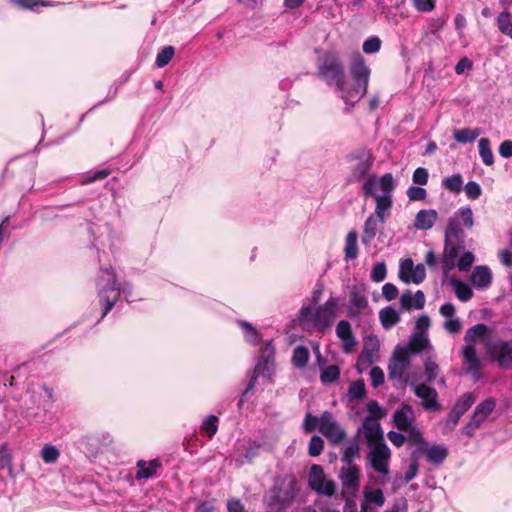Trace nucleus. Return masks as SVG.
I'll list each match as a JSON object with an SVG mask.
<instances>
[{"instance_id":"nucleus-1","label":"nucleus","mask_w":512,"mask_h":512,"mask_svg":"<svg viewBox=\"0 0 512 512\" xmlns=\"http://www.w3.org/2000/svg\"><path fill=\"white\" fill-rule=\"evenodd\" d=\"M349 72L353 84L346 88L344 66L336 52H326L318 62V76L328 85H334L343 101L353 107L367 93L371 69L365 58L356 53L351 59Z\"/></svg>"},{"instance_id":"nucleus-2","label":"nucleus","mask_w":512,"mask_h":512,"mask_svg":"<svg viewBox=\"0 0 512 512\" xmlns=\"http://www.w3.org/2000/svg\"><path fill=\"white\" fill-rule=\"evenodd\" d=\"M474 225L473 211L470 206H462L448 219L444 231V247L441 257V268L448 274L456 267V260L465 249V233L463 228L472 229Z\"/></svg>"},{"instance_id":"nucleus-3","label":"nucleus","mask_w":512,"mask_h":512,"mask_svg":"<svg viewBox=\"0 0 512 512\" xmlns=\"http://www.w3.org/2000/svg\"><path fill=\"white\" fill-rule=\"evenodd\" d=\"M97 293L102 306L101 319H103L114 307L121 294H124L125 300L130 302L132 287L129 283H118L116 273L110 266L100 268L96 280Z\"/></svg>"},{"instance_id":"nucleus-4","label":"nucleus","mask_w":512,"mask_h":512,"mask_svg":"<svg viewBox=\"0 0 512 512\" xmlns=\"http://www.w3.org/2000/svg\"><path fill=\"white\" fill-rule=\"evenodd\" d=\"M338 306L339 299L334 296H330L314 311L310 305L302 306L299 311V320L303 326L312 325L318 331L323 332L331 326L337 317Z\"/></svg>"},{"instance_id":"nucleus-5","label":"nucleus","mask_w":512,"mask_h":512,"mask_svg":"<svg viewBox=\"0 0 512 512\" xmlns=\"http://www.w3.org/2000/svg\"><path fill=\"white\" fill-rule=\"evenodd\" d=\"M348 174L346 182L348 184L365 183L372 175L375 157L371 150L361 147L347 156Z\"/></svg>"},{"instance_id":"nucleus-6","label":"nucleus","mask_w":512,"mask_h":512,"mask_svg":"<svg viewBox=\"0 0 512 512\" xmlns=\"http://www.w3.org/2000/svg\"><path fill=\"white\" fill-rule=\"evenodd\" d=\"M488 332V327L484 323H478L470 327L464 336L466 345L462 349L463 363L467 367V372L476 374L481 368V361L476 353L473 342L483 339Z\"/></svg>"},{"instance_id":"nucleus-7","label":"nucleus","mask_w":512,"mask_h":512,"mask_svg":"<svg viewBox=\"0 0 512 512\" xmlns=\"http://www.w3.org/2000/svg\"><path fill=\"white\" fill-rule=\"evenodd\" d=\"M309 487L318 495L332 497L337 489L336 483L327 479L322 466L314 464L311 466L308 475Z\"/></svg>"},{"instance_id":"nucleus-8","label":"nucleus","mask_w":512,"mask_h":512,"mask_svg":"<svg viewBox=\"0 0 512 512\" xmlns=\"http://www.w3.org/2000/svg\"><path fill=\"white\" fill-rule=\"evenodd\" d=\"M496 407V400L489 397L480 402L472 416L470 417L467 424L462 428V433L468 437H473L475 431L487 420L489 415L494 411Z\"/></svg>"},{"instance_id":"nucleus-9","label":"nucleus","mask_w":512,"mask_h":512,"mask_svg":"<svg viewBox=\"0 0 512 512\" xmlns=\"http://www.w3.org/2000/svg\"><path fill=\"white\" fill-rule=\"evenodd\" d=\"M368 459L371 468L382 476L389 474V462L391 451L385 442L375 443L370 446Z\"/></svg>"},{"instance_id":"nucleus-10","label":"nucleus","mask_w":512,"mask_h":512,"mask_svg":"<svg viewBox=\"0 0 512 512\" xmlns=\"http://www.w3.org/2000/svg\"><path fill=\"white\" fill-rule=\"evenodd\" d=\"M382 191L381 195H392V191L395 188V181L391 173H385L378 177L376 174L370 175V177L363 183L361 187V193L365 198L373 196L377 188Z\"/></svg>"},{"instance_id":"nucleus-11","label":"nucleus","mask_w":512,"mask_h":512,"mask_svg":"<svg viewBox=\"0 0 512 512\" xmlns=\"http://www.w3.org/2000/svg\"><path fill=\"white\" fill-rule=\"evenodd\" d=\"M319 431L332 443L339 444L346 437L342 429L330 411H324L320 415Z\"/></svg>"},{"instance_id":"nucleus-12","label":"nucleus","mask_w":512,"mask_h":512,"mask_svg":"<svg viewBox=\"0 0 512 512\" xmlns=\"http://www.w3.org/2000/svg\"><path fill=\"white\" fill-rule=\"evenodd\" d=\"M368 307L366 288L363 284L353 285L350 290L347 306V315L350 318H358L363 310Z\"/></svg>"},{"instance_id":"nucleus-13","label":"nucleus","mask_w":512,"mask_h":512,"mask_svg":"<svg viewBox=\"0 0 512 512\" xmlns=\"http://www.w3.org/2000/svg\"><path fill=\"white\" fill-rule=\"evenodd\" d=\"M261 444L250 438L243 439L235 445L236 457L233 462L236 467H241L244 464L251 463L258 453Z\"/></svg>"},{"instance_id":"nucleus-14","label":"nucleus","mask_w":512,"mask_h":512,"mask_svg":"<svg viewBox=\"0 0 512 512\" xmlns=\"http://www.w3.org/2000/svg\"><path fill=\"white\" fill-rule=\"evenodd\" d=\"M414 394L422 399V407L426 411H439L441 406L438 401V392L427 384H413Z\"/></svg>"},{"instance_id":"nucleus-15","label":"nucleus","mask_w":512,"mask_h":512,"mask_svg":"<svg viewBox=\"0 0 512 512\" xmlns=\"http://www.w3.org/2000/svg\"><path fill=\"white\" fill-rule=\"evenodd\" d=\"M410 365V355L398 347L389 362L388 374L391 379H401Z\"/></svg>"},{"instance_id":"nucleus-16","label":"nucleus","mask_w":512,"mask_h":512,"mask_svg":"<svg viewBox=\"0 0 512 512\" xmlns=\"http://www.w3.org/2000/svg\"><path fill=\"white\" fill-rule=\"evenodd\" d=\"M491 353L500 368L512 367V339L495 342L491 347Z\"/></svg>"},{"instance_id":"nucleus-17","label":"nucleus","mask_w":512,"mask_h":512,"mask_svg":"<svg viewBox=\"0 0 512 512\" xmlns=\"http://www.w3.org/2000/svg\"><path fill=\"white\" fill-rule=\"evenodd\" d=\"M415 420V412L408 403L400 404L392 416V423L399 431L410 428L415 423Z\"/></svg>"},{"instance_id":"nucleus-18","label":"nucleus","mask_w":512,"mask_h":512,"mask_svg":"<svg viewBox=\"0 0 512 512\" xmlns=\"http://www.w3.org/2000/svg\"><path fill=\"white\" fill-rule=\"evenodd\" d=\"M372 197L375 199V211L371 215L378 218L381 225H383L391 215V208L393 205L392 195H378L374 194Z\"/></svg>"},{"instance_id":"nucleus-19","label":"nucleus","mask_w":512,"mask_h":512,"mask_svg":"<svg viewBox=\"0 0 512 512\" xmlns=\"http://www.w3.org/2000/svg\"><path fill=\"white\" fill-rule=\"evenodd\" d=\"M364 435L369 446L375 443L385 442L379 421L372 416H366L363 421Z\"/></svg>"},{"instance_id":"nucleus-20","label":"nucleus","mask_w":512,"mask_h":512,"mask_svg":"<svg viewBox=\"0 0 512 512\" xmlns=\"http://www.w3.org/2000/svg\"><path fill=\"white\" fill-rule=\"evenodd\" d=\"M336 334L342 341L343 351L346 353L351 352L357 342L352 333L351 325L347 320H341L338 322Z\"/></svg>"},{"instance_id":"nucleus-21","label":"nucleus","mask_w":512,"mask_h":512,"mask_svg":"<svg viewBox=\"0 0 512 512\" xmlns=\"http://www.w3.org/2000/svg\"><path fill=\"white\" fill-rule=\"evenodd\" d=\"M400 348L411 356L412 354H418L428 348L431 349V346L427 334L414 332L410 336L408 344Z\"/></svg>"},{"instance_id":"nucleus-22","label":"nucleus","mask_w":512,"mask_h":512,"mask_svg":"<svg viewBox=\"0 0 512 512\" xmlns=\"http://www.w3.org/2000/svg\"><path fill=\"white\" fill-rule=\"evenodd\" d=\"M137 472L135 475L136 480H148L157 474V470L162 466L159 459H152L148 462L139 460L137 462Z\"/></svg>"},{"instance_id":"nucleus-23","label":"nucleus","mask_w":512,"mask_h":512,"mask_svg":"<svg viewBox=\"0 0 512 512\" xmlns=\"http://www.w3.org/2000/svg\"><path fill=\"white\" fill-rule=\"evenodd\" d=\"M341 482L343 487L349 489L352 494L356 493L360 482V469L357 466H349L341 470Z\"/></svg>"},{"instance_id":"nucleus-24","label":"nucleus","mask_w":512,"mask_h":512,"mask_svg":"<svg viewBox=\"0 0 512 512\" xmlns=\"http://www.w3.org/2000/svg\"><path fill=\"white\" fill-rule=\"evenodd\" d=\"M293 496L288 491L273 489L268 501L269 508L274 512H281L292 501Z\"/></svg>"},{"instance_id":"nucleus-25","label":"nucleus","mask_w":512,"mask_h":512,"mask_svg":"<svg viewBox=\"0 0 512 512\" xmlns=\"http://www.w3.org/2000/svg\"><path fill=\"white\" fill-rule=\"evenodd\" d=\"M379 350L377 339L370 338L369 342L365 343V346L358 357L357 366H363L364 368L371 366L374 363V358Z\"/></svg>"},{"instance_id":"nucleus-26","label":"nucleus","mask_w":512,"mask_h":512,"mask_svg":"<svg viewBox=\"0 0 512 512\" xmlns=\"http://www.w3.org/2000/svg\"><path fill=\"white\" fill-rule=\"evenodd\" d=\"M437 218L438 214L436 210L422 209L416 214L414 227L418 230H429L434 226Z\"/></svg>"},{"instance_id":"nucleus-27","label":"nucleus","mask_w":512,"mask_h":512,"mask_svg":"<svg viewBox=\"0 0 512 512\" xmlns=\"http://www.w3.org/2000/svg\"><path fill=\"white\" fill-rule=\"evenodd\" d=\"M471 281L476 287L486 288L492 281V273L487 266H477L472 272Z\"/></svg>"},{"instance_id":"nucleus-28","label":"nucleus","mask_w":512,"mask_h":512,"mask_svg":"<svg viewBox=\"0 0 512 512\" xmlns=\"http://www.w3.org/2000/svg\"><path fill=\"white\" fill-rule=\"evenodd\" d=\"M379 220L373 215H369L364 222L363 225V235H362V243L364 245L370 244V242L375 238L377 232L380 230L379 228Z\"/></svg>"},{"instance_id":"nucleus-29","label":"nucleus","mask_w":512,"mask_h":512,"mask_svg":"<svg viewBox=\"0 0 512 512\" xmlns=\"http://www.w3.org/2000/svg\"><path fill=\"white\" fill-rule=\"evenodd\" d=\"M429 463L440 465L448 456V450L444 445H432L423 450Z\"/></svg>"},{"instance_id":"nucleus-30","label":"nucleus","mask_w":512,"mask_h":512,"mask_svg":"<svg viewBox=\"0 0 512 512\" xmlns=\"http://www.w3.org/2000/svg\"><path fill=\"white\" fill-rule=\"evenodd\" d=\"M450 284L453 286L457 298L462 302H467L473 296V291L470 286L456 277L449 279Z\"/></svg>"},{"instance_id":"nucleus-31","label":"nucleus","mask_w":512,"mask_h":512,"mask_svg":"<svg viewBox=\"0 0 512 512\" xmlns=\"http://www.w3.org/2000/svg\"><path fill=\"white\" fill-rule=\"evenodd\" d=\"M379 318L382 326L385 329H390L400 321L399 314L391 306H387L381 309L379 312Z\"/></svg>"},{"instance_id":"nucleus-32","label":"nucleus","mask_w":512,"mask_h":512,"mask_svg":"<svg viewBox=\"0 0 512 512\" xmlns=\"http://www.w3.org/2000/svg\"><path fill=\"white\" fill-rule=\"evenodd\" d=\"M357 240H358V234L355 230H352L347 234L346 239H345V248H344V253H345L346 259L353 260V259L357 258V256H358Z\"/></svg>"},{"instance_id":"nucleus-33","label":"nucleus","mask_w":512,"mask_h":512,"mask_svg":"<svg viewBox=\"0 0 512 512\" xmlns=\"http://www.w3.org/2000/svg\"><path fill=\"white\" fill-rule=\"evenodd\" d=\"M474 402V394L472 392H466L456 401L452 410L462 417L471 408Z\"/></svg>"},{"instance_id":"nucleus-34","label":"nucleus","mask_w":512,"mask_h":512,"mask_svg":"<svg viewBox=\"0 0 512 512\" xmlns=\"http://www.w3.org/2000/svg\"><path fill=\"white\" fill-rule=\"evenodd\" d=\"M310 353L306 346L299 345L293 351L292 364L298 369H303L307 366Z\"/></svg>"},{"instance_id":"nucleus-35","label":"nucleus","mask_w":512,"mask_h":512,"mask_svg":"<svg viewBox=\"0 0 512 512\" xmlns=\"http://www.w3.org/2000/svg\"><path fill=\"white\" fill-rule=\"evenodd\" d=\"M480 133L481 130L479 128H463L456 130L453 137L458 143L466 144L475 141Z\"/></svg>"},{"instance_id":"nucleus-36","label":"nucleus","mask_w":512,"mask_h":512,"mask_svg":"<svg viewBox=\"0 0 512 512\" xmlns=\"http://www.w3.org/2000/svg\"><path fill=\"white\" fill-rule=\"evenodd\" d=\"M479 155L482 162L486 166H492L494 164V155L491 149V143L488 138H481L478 141Z\"/></svg>"},{"instance_id":"nucleus-37","label":"nucleus","mask_w":512,"mask_h":512,"mask_svg":"<svg viewBox=\"0 0 512 512\" xmlns=\"http://www.w3.org/2000/svg\"><path fill=\"white\" fill-rule=\"evenodd\" d=\"M359 443H358V435H356L352 440L349 441L348 445L346 446L342 460L348 465L353 466L352 463L355 460V458L359 457Z\"/></svg>"},{"instance_id":"nucleus-38","label":"nucleus","mask_w":512,"mask_h":512,"mask_svg":"<svg viewBox=\"0 0 512 512\" xmlns=\"http://www.w3.org/2000/svg\"><path fill=\"white\" fill-rule=\"evenodd\" d=\"M497 27L502 34L512 39V14L508 11L501 12L497 17Z\"/></svg>"},{"instance_id":"nucleus-39","label":"nucleus","mask_w":512,"mask_h":512,"mask_svg":"<svg viewBox=\"0 0 512 512\" xmlns=\"http://www.w3.org/2000/svg\"><path fill=\"white\" fill-rule=\"evenodd\" d=\"M442 187L449 192L459 193L463 187V178L459 173L446 177L442 180Z\"/></svg>"},{"instance_id":"nucleus-40","label":"nucleus","mask_w":512,"mask_h":512,"mask_svg":"<svg viewBox=\"0 0 512 512\" xmlns=\"http://www.w3.org/2000/svg\"><path fill=\"white\" fill-rule=\"evenodd\" d=\"M239 326L242 328L245 340L256 346L260 343L259 333L255 327L246 321H239Z\"/></svg>"},{"instance_id":"nucleus-41","label":"nucleus","mask_w":512,"mask_h":512,"mask_svg":"<svg viewBox=\"0 0 512 512\" xmlns=\"http://www.w3.org/2000/svg\"><path fill=\"white\" fill-rule=\"evenodd\" d=\"M340 378V368L337 365H329L322 369L320 380L323 384H332Z\"/></svg>"},{"instance_id":"nucleus-42","label":"nucleus","mask_w":512,"mask_h":512,"mask_svg":"<svg viewBox=\"0 0 512 512\" xmlns=\"http://www.w3.org/2000/svg\"><path fill=\"white\" fill-rule=\"evenodd\" d=\"M175 54V48L173 46L163 47L156 56L155 66L157 68H163L169 64Z\"/></svg>"},{"instance_id":"nucleus-43","label":"nucleus","mask_w":512,"mask_h":512,"mask_svg":"<svg viewBox=\"0 0 512 512\" xmlns=\"http://www.w3.org/2000/svg\"><path fill=\"white\" fill-rule=\"evenodd\" d=\"M348 395L353 399H363L366 396V387L363 379L352 382L348 388Z\"/></svg>"},{"instance_id":"nucleus-44","label":"nucleus","mask_w":512,"mask_h":512,"mask_svg":"<svg viewBox=\"0 0 512 512\" xmlns=\"http://www.w3.org/2000/svg\"><path fill=\"white\" fill-rule=\"evenodd\" d=\"M424 369L427 382L433 383L440 373L439 365L431 357H427L424 362Z\"/></svg>"},{"instance_id":"nucleus-45","label":"nucleus","mask_w":512,"mask_h":512,"mask_svg":"<svg viewBox=\"0 0 512 512\" xmlns=\"http://www.w3.org/2000/svg\"><path fill=\"white\" fill-rule=\"evenodd\" d=\"M40 455L46 464H52L58 460L60 452L55 446L46 444L41 449Z\"/></svg>"},{"instance_id":"nucleus-46","label":"nucleus","mask_w":512,"mask_h":512,"mask_svg":"<svg viewBox=\"0 0 512 512\" xmlns=\"http://www.w3.org/2000/svg\"><path fill=\"white\" fill-rule=\"evenodd\" d=\"M382 41L378 36H370L362 44V50L365 54H375L381 49Z\"/></svg>"},{"instance_id":"nucleus-47","label":"nucleus","mask_w":512,"mask_h":512,"mask_svg":"<svg viewBox=\"0 0 512 512\" xmlns=\"http://www.w3.org/2000/svg\"><path fill=\"white\" fill-rule=\"evenodd\" d=\"M274 370V361L259 359L254 371L257 375L270 378Z\"/></svg>"},{"instance_id":"nucleus-48","label":"nucleus","mask_w":512,"mask_h":512,"mask_svg":"<svg viewBox=\"0 0 512 512\" xmlns=\"http://www.w3.org/2000/svg\"><path fill=\"white\" fill-rule=\"evenodd\" d=\"M218 430V417L215 415L207 416L201 425V431L205 432L209 437H213Z\"/></svg>"},{"instance_id":"nucleus-49","label":"nucleus","mask_w":512,"mask_h":512,"mask_svg":"<svg viewBox=\"0 0 512 512\" xmlns=\"http://www.w3.org/2000/svg\"><path fill=\"white\" fill-rule=\"evenodd\" d=\"M365 502L381 507L385 503V497L381 489H374L364 493Z\"/></svg>"},{"instance_id":"nucleus-50","label":"nucleus","mask_w":512,"mask_h":512,"mask_svg":"<svg viewBox=\"0 0 512 512\" xmlns=\"http://www.w3.org/2000/svg\"><path fill=\"white\" fill-rule=\"evenodd\" d=\"M110 174H111V170L108 168L96 170V171H89L83 176L81 183L88 184V183H91V182H94V181H97L100 179H104V178L108 177Z\"/></svg>"},{"instance_id":"nucleus-51","label":"nucleus","mask_w":512,"mask_h":512,"mask_svg":"<svg viewBox=\"0 0 512 512\" xmlns=\"http://www.w3.org/2000/svg\"><path fill=\"white\" fill-rule=\"evenodd\" d=\"M474 260V254L470 251H466L456 260V266L460 271L466 272L472 267Z\"/></svg>"},{"instance_id":"nucleus-52","label":"nucleus","mask_w":512,"mask_h":512,"mask_svg":"<svg viewBox=\"0 0 512 512\" xmlns=\"http://www.w3.org/2000/svg\"><path fill=\"white\" fill-rule=\"evenodd\" d=\"M324 448V441L318 435H313L309 441L308 453L312 457L319 456Z\"/></svg>"},{"instance_id":"nucleus-53","label":"nucleus","mask_w":512,"mask_h":512,"mask_svg":"<svg viewBox=\"0 0 512 512\" xmlns=\"http://www.w3.org/2000/svg\"><path fill=\"white\" fill-rule=\"evenodd\" d=\"M386 275V264L384 262H378L373 266L370 277L372 281L379 283L386 278Z\"/></svg>"},{"instance_id":"nucleus-54","label":"nucleus","mask_w":512,"mask_h":512,"mask_svg":"<svg viewBox=\"0 0 512 512\" xmlns=\"http://www.w3.org/2000/svg\"><path fill=\"white\" fill-rule=\"evenodd\" d=\"M413 268H414V263H413L412 259L407 258L401 262L400 269H399V278L404 283H408V279L413 272Z\"/></svg>"},{"instance_id":"nucleus-55","label":"nucleus","mask_w":512,"mask_h":512,"mask_svg":"<svg viewBox=\"0 0 512 512\" xmlns=\"http://www.w3.org/2000/svg\"><path fill=\"white\" fill-rule=\"evenodd\" d=\"M426 277V270L423 264H417L413 268V272L408 279V283L412 282L416 285L422 283Z\"/></svg>"},{"instance_id":"nucleus-56","label":"nucleus","mask_w":512,"mask_h":512,"mask_svg":"<svg viewBox=\"0 0 512 512\" xmlns=\"http://www.w3.org/2000/svg\"><path fill=\"white\" fill-rule=\"evenodd\" d=\"M366 410L371 414L373 419L379 421V419L385 416V410L379 405L376 400H370L366 404Z\"/></svg>"},{"instance_id":"nucleus-57","label":"nucleus","mask_w":512,"mask_h":512,"mask_svg":"<svg viewBox=\"0 0 512 512\" xmlns=\"http://www.w3.org/2000/svg\"><path fill=\"white\" fill-rule=\"evenodd\" d=\"M407 196L410 201H420L427 197V191L420 186H410L407 189Z\"/></svg>"},{"instance_id":"nucleus-58","label":"nucleus","mask_w":512,"mask_h":512,"mask_svg":"<svg viewBox=\"0 0 512 512\" xmlns=\"http://www.w3.org/2000/svg\"><path fill=\"white\" fill-rule=\"evenodd\" d=\"M464 190L466 192L467 197L471 200L478 199L482 193L480 185L475 181H469L465 185Z\"/></svg>"},{"instance_id":"nucleus-59","label":"nucleus","mask_w":512,"mask_h":512,"mask_svg":"<svg viewBox=\"0 0 512 512\" xmlns=\"http://www.w3.org/2000/svg\"><path fill=\"white\" fill-rule=\"evenodd\" d=\"M460 419L461 416L451 409L444 421V433L453 431Z\"/></svg>"},{"instance_id":"nucleus-60","label":"nucleus","mask_w":512,"mask_h":512,"mask_svg":"<svg viewBox=\"0 0 512 512\" xmlns=\"http://www.w3.org/2000/svg\"><path fill=\"white\" fill-rule=\"evenodd\" d=\"M320 425V417L313 416L311 413H307L303 421V430L306 433L313 432Z\"/></svg>"},{"instance_id":"nucleus-61","label":"nucleus","mask_w":512,"mask_h":512,"mask_svg":"<svg viewBox=\"0 0 512 512\" xmlns=\"http://www.w3.org/2000/svg\"><path fill=\"white\" fill-rule=\"evenodd\" d=\"M370 379H371V385L374 388H377L380 385H382L384 383V379H385L383 370L378 366L373 367L370 370Z\"/></svg>"},{"instance_id":"nucleus-62","label":"nucleus","mask_w":512,"mask_h":512,"mask_svg":"<svg viewBox=\"0 0 512 512\" xmlns=\"http://www.w3.org/2000/svg\"><path fill=\"white\" fill-rule=\"evenodd\" d=\"M429 179V174L426 168L418 167L413 172L412 180L415 184L426 185Z\"/></svg>"},{"instance_id":"nucleus-63","label":"nucleus","mask_w":512,"mask_h":512,"mask_svg":"<svg viewBox=\"0 0 512 512\" xmlns=\"http://www.w3.org/2000/svg\"><path fill=\"white\" fill-rule=\"evenodd\" d=\"M419 12H431L435 8V0H411Z\"/></svg>"},{"instance_id":"nucleus-64","label":"nucleus","mask_w":512,"mask_h":512,"mask_svg":"<svg viewBox=\"0 0 512 512\" xmlns=\"http://www.w3.org/2000/svg\"><path fill=\"white\" fill-rule=\"evenodd\" d=\"M275 347L272 341L265 342L261 347L259 359L274 361Z\"/></svg>"}]
</instances>
